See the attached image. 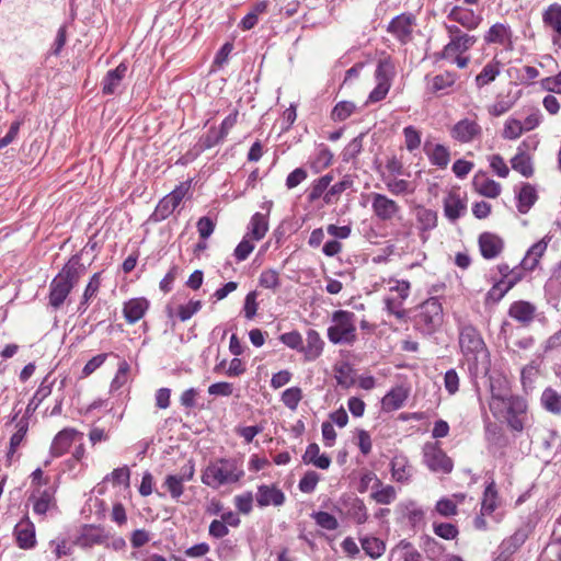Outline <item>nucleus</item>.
Segmentation results:
<instances>
[{
    "mask_svg": "<svg viewBox=\"0 0 561 561\" xmlns=\"http://www.w3.org/2000/svg\"><path fill=\"white\" fill-rule=\"evenodd\" d=\"M459 345L472 375L488 374L489 353L479 332L471 325L460 330Z\"/></svg>",
    "mask_w": 561,
    "mask_h": 561,
    "instance_id": "obj_1",
    "label": "nucleus"
},
{
    "mask_svg": "<svg viewBox=\"0 0 561 561\" xmlns=\"http://www.w3.org/2000/svg\"><path fill=\"white\" fill-rule=\"evenodd\" d=\"M244 477L242 462L234 458H220L210 462L202 473V482L211 488L238 483Z\"/></svg>",
    "mask_w": 561,
    "mask_h": 561,
    "instance_id": "obj_2",
    "label": "nucleus"
},
{
    "mask_svg": "<svg viewBox=\"0 0 561 561\" xmlns=\"http://www.w3.org/2000/svg\"><path fill=\"white\" fill-rule=\"evenodd\" d=\"M80 265L77 259H71L50 283L49 304L59 308L80 278Z\"/></svg>",
    "mask_w": 561,
    "mask_h": 561,
    "instance_id": "obj_3",
    "label": "nucleus"
},
{
    "mask_svg": "<svg viewBox=\"0 0 561 561\" xmlns=\"http://www.w3.org/2000/svg\"><path fill=\"white\" fill-rule=\"evenodd\" d=\"M355 313L337 310L332 313L328 339L333 344H353L356 340Z\"/></svg>",
    "mask_w": 561,
    "mask_h": 561,
    "instance_id": "obj_4",
    "label": "nucleus"
},
{
    "mask_svg": "<svg viewBox=\"0 0 561 561\" xmlns=\"http://www.w3.org/2000/svg\"><path fill=\"white\" fill-rule=\"evenodd\" d=\"M382 282L387 284L389 291L383 299L386 310L398 319L404 318L407 312L403 304L410 295V283L396 278L383 279Z\"/></svg>",
    "mask_w": 561,
    "mask_h": 561,
    "instance_id": "obj_5",
    "label": "nucleus"
},
{
    "mask_svg": "<svg viewBox=\"0 0 561 561\" xmlns=\"http://www.w3.org/2000/svg\"><path fill=\"white\" fill-rule=\"evenodd\" d=\"M477 42L473 35H457L445 45L440 57L450 64L457 65L458 68H466L470 61L465 53L468 51Z\"/></svg>",
    "mask_w": 561,
    "mask_h": 561,
    "instance_id": "obj_6",
    "label": "nucleus"
},
{
    "mask_svg": "<svg viewBox=\"0 0 561 561\" xmlns=\"http://www.w3.org/2000/svg\"><path fill=\"white\" fill-rule=\"evenodd\" d=\"M539 141L533 136L524 139L517 147L515 156L511 159L512 169L518 172L524 178H531L534 175V162L530 151L537 149Z\"/></svg>",
    "mask_w": 561,
    "mask_h": 561,
    "instance_id": "obj_7",
    "label": "nucleus"
},
{
    "mask_svg": "<svg viewBox=\"0 0 561 561\" xmlns=\"http://www.w3.org/2000/svg\"><path fill=\"white\" fill-rule=\"evenodd\" d=\"M394 76V66L389 58L379 60L376 71L375 79L377 85L369 93L367 103H376L383 100L391 87V81Z\"/></svg>",
    "mask_w": 561,
    "mask_h": 561,
    "instance_id": "obj_8",
    "label": "nucleus"
},
{
    "mask_svg": "<svg viewBox=\"0 0 561 561\" xmlns=\"http://www.w3.org/2000/svg\"><path fill=\"white\" fill-rule=\"evenodd\" d=\"M423 461L426 467L436 473L448 474L454 463L437 443L428 442L423 446Z\"/></svg>",
    "mask_w": 561,
    "mask_h": 561,
    "instance_id": "obj_9",
    "label": "nucleus"
},
{
    "mask_svg": "<svg viewBox=\"0 0 561 561\" xmlns=\"http://www.w3.org/2000/svg\"><path fill=\"white\" fill-rule=\"evenodd\" d=\"M442 321V305L435 298L426 300L421 306V310L416 316V324L421 327L423 331L431 333L440 325Z\"/></svg>",
    "mask_w": 561,
    "mask_h": 561,
    "instance_id": "obj_10",
    "label": "nucleus"
},
{
    "mask_svg": "<svg viewBox=\"0 0 561 561\" xmlns=\"http://www.w3.org/2000/svg\"><path fill=\"white\" fill-rule=\"evenodd\" d=\"M371 209L374 215L381 221H391L399 217L401 207L399 204L380 193H371Z\"/></svg>",
    "mask_w": 561,
    "mask_h": 561,
    "instance_id": "obj_11",
    "label": "nucleus"
},
{
    "mask_svg": "<svg viewBox=\"0 0 561 561\" xmlns=\"http://www.w3.org/2000/svg\"><path fill=\"white\" fill-rule=\"evenodd\" d=\"M482 135V127L477 118L466 117L458 121L450 129V136L460 144H469L479 139Z\"/></svg>",
    "mask_w": 561,
    "mask_h": 561,
    "instance_id": "obj_12",
    "label": "nucleus"
},
{
    "mask_svg": "<svg viewBox=\"0 0 561 561\" xmlns=\"http://www.w3.org/2000/svg\"><path fill=\"white\" fill-rule=\"evenodd\" d=\"M414 26L415 16L412 13H402L391 20L387 31L400 43L407 44L412 38Z\"/></svg>",
    "mask_w": 561,
    "mask_h": 561,
    "instance_id": "obj_13",
    "label": "nucleus"
},
{
    "mask_svg": "<svg viewBox=\"0 0 561 561\" xmlns=\"http://www.w3.org/2000/svg\"><path fill=\"white\" fill-rule=\"evenodd\" d=\"M444 215L450 221H456L467 211V196L459 190H451L444 198Z\"/></svg>",
    "mask_w": 561,
    "mask_h": 561,
    "instance_id": "obj_14",
    "label": "nucleus"
},
{
    "mask_svg": "<svg viewBox=\"0 0 561 561\" xmlns=\"http://www.w3.org/2000/svg\"><path fill=\"white\" fill-rule=\"evenodd\" d=\"M191 187L190 182H182L170 194L164 196L157 206V213L165 218L171 215L174 209L181 204Z\"/></svg>",
    "mask_w": 561,
    "mask_h": 561,
    "instance_id": "obj_15",
    "label": "nucleus"
},
{
    "mask_svg": "<svg viewBox=\"0 0 561 561\" xmlns=\"http://www.w3.org/2000/svg\"><path fill=\"white\" fill-rule=\"evenodd\" d=\"M447 16L469 31L476 30L482 22L481 14L460 5L453 7Z\"/></svg>",
    "mask_w": 561,
    "mask_h": 561,
    "instance_id": "obj_16",
    "label": "nucleus"
},
{
    "mask_svg": "<svg viewBox=\"0 0 561 561\" xmlns=\"http://www.w3.org/2000/svg\"><path fill=\"white\" fill-rule=\"evenodd\" d=\"M255 500L260 507L282 506L285 502V494L274 484H262L257 488Z\"/></svg>",
    "mask_w": 561,
    "mask_h": 561,
    "instance_id": "obj_17",
    "label": "nucleus"
},
{
    "mask_svg": "<svg viewBox=\"0 0 561 561\" xmlns=\"http://www.w3.org/2000/svg\"><path fill=\"white\" fill-rule=\"evenodd\" d=\"M16 543L21 549H31L36 543L35 526L27 516H24L14 528Z\"/></svg>",
    "mask_w": 561,
    "mask_h": 561,
    "instance_id": "obj_18",
    "label": "nucleus"
},
{
    "mask_svg": "<svg viewBox=\"0 0 561 561\" xmlns=\"http://www.w3.org/2000/svg\"><path fill=\"white\" fill-rule=\"evenodd\" d=\"M82 433L75 428H64L54 438L50 453L54 457H60L68 451L72 443L79 437H82Z\"/></svg>",
    "mask_w": 561,
    "mask_h": 561,
    "instance_id": "obj_19",
    "label": "nucleus"
},
{
    "mask_svg": "<svg viewBox=\"0 0 561 561\" xmlns=\"http://www.w3.org/2000/svg\"><path fill=\"white\" fill-rule=\"evenodd\" d=\"M324 342L320 334L309 329L306 333V343L301 344L300 352L304 354L305 360L312 362L319 358L323 352Z\"/></svg>",
    "mask_w": 561,
    "mask_h": 561,
    "instance_id": "obj_20",
    "label": "nucleus"
},
{
    "mask_svg": "<svg viewBox=\"0 0 561 561\" xmlns=\"http://www.w3.org/2000/svg\"><path fill=\"white\" fill-rule=\"evenodd\" d=\"M550 240L551 238L549 236H546L528 249L524 259L520 262V266L523 270L530 272L538 266L541 256L547 251Z\"/></svg>",
    "mask_w": 561,
    "mask_h": 561,
    "instance_id": "obj_21",
    "label": "nucleus"
},
{
    "mask_svg": "<svg viewBox=\"0 0 561 561\" xmlns=\"http://www.w3.org/2000/svg\"><path fill=\"white\" fill-rule=\"evenodd\" d=\"M479 247L484 259L492 260L501 254L504 248L503 240L491 232H483L479 237Z\"/></svg>",
    "mask_w": 561,
    "mask_h": 561,
    "instance_id": "obj_22",
    "label": "nucleus"
},
{
    "mask_svg": "<svg viewBox=\"0 0 561 561\" xmlns=\"http://www.w3.org/2000/svg\"><path fill=\"white\" fill-rule=\"evenodd\" d=\"M543 25L556 33L553 44L561 46V5L550 4L542 13Z\"/></svg>",
    "mask_w": 561,
    "mask_h": 561,
    "instance_id": "obj_23",
    "label": "nucleus"
},
{
    "mask_svg": "<svg viewBox=\"0 0 561 561\" xmlns=\"http://www.w3.org/2000/svg\"><path fill=\"white\" fill-rule=\"evenodd\" d=\"M409 397V389L397 386L388 391L381 399V409L385 412H392L401 409Z\"/></svg>",
    "mask_w": 561,
    "mask_h": 561,
    "instance_id": "obj_24",
    "label": "nucleus"
},
{
    "mask_svg": "<svg viewBox=\"0 0 561 561\" xmlns=\"http://www.w3.org/2000/svg\"><path fill=\"white\" fill-rule=\"evenodd\" d=\"M107 536L95 526H84L80 536L77 538V545L81 548H91L95 545H104Z\"/></svg>",
    "mask_w": 561,
    "mask_h": 561,
    "instance_id": "obj_25",
    "label": "nucleus"
},
{
    "mask_svg": "<svg viewBox=\"0 0 561 561\" xmlns=\"http://www.w3.org/2000/svg\"><path fill=\"white\" fill-rule=\"evenodd\" d=\"M33 503V511L36 515L44 516L50 508L55 506L54 494L50 490H34L30 495Z\"/></svg>",
    "mask_w": 561,
    "mask_h": 561,
    "instance_id": "obj_26",
    "label": "nucleus"
},
{
    "mask_svg": "<svg viewBox=\"0 0 561 561\" xmlns=\"http://www.w3.org/2000/svg\"><path fill=\"white\" fill-rule=\"evenodd\" d=\"M472 185L476 192L488 198H496L502 191L501 184L483 174L473 178Z\"/></svg>",
    "mask_w": 561,
    "mask_h": 561,
    "instance_id": "obj_27",
    "label": "nucleus"
},
{
    "mask_svg": "<svg viewBox=\"0 0 561 561\" xmlns=\"http://www.w3.org/2000/svg\"><path fill=\"white\" fill-rule=\"evenodd\" d=\"M149 302L145 298H133L125 302L123 312L126 321L130 324L139 321L147 311Z\"/></svg>",
    "mask_w": 561,
    "mask_h": 561,
    "instance_id": "obj_28",
    "label": "nucleus"
},
{
    "mask_svg": "<svg viewBox=\"0 0 561 561\" xmlns=\"http://www.w3.org/2000/svg\"><path fill=\"white\" fill-rule=\"evenodd\" d=\"M413 468L404 455H396L391 460V474L400 483L408 482L412 477Z\"/></svg>",
    "mask_w": 561,
    "mask_h": 561,
    "instance_id": "obj_29",
    "label": "nucleus"
},
{
    "mask_svg": "<svg viewBox=\"0 0 561 561\" xmlns=\"http://www.w3.org/2000/svg\"><path fill=\"white\" fill-rule=\"evenodd\" d=\"M268 231L267 214L255 213L249 222L245 237L257 242L262 240Z\"/></svg>",
    "mask_w": 561,
    "mask_h": 561,
    "instance_id": "obj_30",
    "label": "nucleus"
},
{
    "mask_svg": "<svg viewBox=\"0 0 561 561\" xmlns=\"http://www.w3.org/2000/svg\"><path fill=\"white\" fill-rule=\"evenodd\" d=\"M127 71L125 64H119L115 69L110 70L103 79L102 91L104 94H113L119 88Z\"/></svg>",
    "mask_w": 561,
    "mask_h": 561,
    "instance_id": "obj_31",
    "label": "nucleus"
},
{
    "mask_svg": "<svg viewBox=\"0 0 561 561\" xmlns=\"http://www.w3.org/2000/svg\"><path fill=\"white\" fill-rule=\"evenodd\" d=\"M535 312L536 307L524 300L515 301L511 305L508 310L510 317L522 323L531 322L535 317Z\"/></svg>",
    "mask_w": 561,
    "mask_h": 561,
    "instance_id": "obj_32",
    "label": "nucleus"
},
{
    "mask_svg": "<svg viewBox=\"0 0 561 561\" xmlns=\"http://www.w3.org/2000/svg\"><path fill=\"white\" fill-rule=\"evenodd\" d=\"M512 33L507 25L496 23L492 25L484 35V41L488 44L507 45L511 43Z\"/></svg>",
    "mask_w": 561,
    "mask_h": 561,
    "instance_id": "obj_33",
    "label": "nucleus"
},
{
    "mask_svg": "<svg viewBox=\"0 0 561 561\" xmlns=\"http://www.w3.org/2000/svg\"><path fill=\"white\" fill-rule=\"evenodd\" d=\"M502 65L499 60L492 59L484 65L481 72L476 77V85L481 89L492 83L501 73Z\"/></svg>",
    "mask_w": 561,
    "mask_h": 561,
    "instance_id": "obj_34",
    "label": "nucleus"
},
{
    "mask_svg": "<svg viewBox=\"0 0 561 561\" xmlns=\"http://www.w3.org/2000/svg\"><path fill=\"white\" fill-rule=\"evenodd\" d=\"M302 460L306 463H312L317 468L328 469L331 465V459L325 454H320V448L318 444L312 443L309 444L304 456Z\"/></svg>",
    "mask_w": 561,
    "mask_h": 561,
    "instance_id": "obj_35",
    "label": "nucleus"
},
{
    "mask_svg": "<svg viewBox=\"0 0 561 561\" xmlns=\"http://www.w3.org/2000/svg\"><path fill=\"white\" fill-rule=\"evenodd\" d=\"M466 499L462 493L454 494L451 497H443L437 501L435 510L443 517H450L457 514V506Z\"/></svg>",
    "mask_w": 561,
    "mask_h": 561,
    "instance_id": "obj_36",
    "label": "nucleus"
},
{
    "mask_svg": "<svg viewBox=\"0 0 561 561\" xmlns=\"http://www.w3.org/2000/svg\"><path fill=\"white\" fill-rule=\"evenodd\" d=\"M203 307L201 300H190L185 305H179L175 309L171 306L168 307V316H176L182 322L190 320Z\"/></svg>",
    "mask_w": 561,
    "mask_h": 561,
    "instance_id": "obj_37",
    "label": "nucleus"
},
{
    "mask_svg": "<svg viewBox=\"0 0 561 561\" xmlns=\"http://www.w3.org/2000/svg\"><path fill=\"white\" fill-rule=\"evenodd\" d=\"M491 390V401H490V410L494 415H500L503 413L502 405L506 404L507 396L510 394L507 389L503 388L500 383L499 387H495L494 382L490 383Z\"/></svg>",
    "mask_w": 561,
    "mask_h": 561,
    "instance_id": "obj_38",
    "label": "nucleus"
},
{
    "mask_svg": "<svg viewBox=\"0 0 561 561\" xmlns=\"http://www.w3.org/2000/svg\"><path fill=\"white\" fill-rule=\"evenodd\" d=\"M537 201L535 187L528 183L524 184L517 195V208L522 214H526Z\"/></svg>",
    "mask_w": 561,
    "mask_h": 561,
    "instance_id": "obj_39",
    "label": "nucleus"
},
{
    "mask_svg": "<svg viewBox=\"0 0 561 561\" xmlns=\"http://www.w3.org/2000/svg\"><path fill=\"white\" fill-rule=\"evenodd\" d=\"M415 217L422 231L432 230L437 226V213L435 210L419 206L415 209Z\"/></svg>",
    "mask_w": 561,
    "mask_h": 561,
    "instance_id": "obj_40",
    "label": "nucleus"
},
{
    "mask_svg": "<svg viewBox=\"0 0 561 561\" xmlns=\"http://www.w3.org/2000/svg\"><path fill=\"white\" fill-rule=\"evenodd\" d=\"M268 1L263 0L253 5L251 11L241 20L240 26L242 30H251L253 28L257 21L259 16L264 14L267 10Z\"/></svg>",
    "mask_w": 561,
    "mask_h": 561,
    "instance_id": "obj_41",
    "label": "nucleus"
},
{
    "mask_svg": "<svg viewBox=\"0 0 561 561\" xmlns=\"http://www.w3.org/2000/svg\"><path fill=\"white\" fill-rule=\"evenodd\" d=\"M457 80V75L454 72L446 71L437 75L428 82L430 90L432 92H444L451 88Z\"/></svg>",
    "mask_w": 561,
    "mask_h": 561,
    "instance_id": "obj_42",
    "label": "nucleus"
},
{
    "mask_svg": "<svg viewBox=\"0 0 561 561\" xmlns=\"http://www.w3.org/2000/svg\"><path fill=\"white\" fill-rule=\"evenodd\" d=\"M334 377L339 386L350 388L354 385V369L348 363H341L334 366Z\"/></svg>",
    "mask_w": 561,
    "mask_h": 561,
    "instance_id": "obj_43",
    "label": "nucleus"
},
{
    "mask_svg": "<svg viewBox=\"0 0 561 561\" xmlns=\"http://www.w3.org/2000/svg\"><path fill=\"white\" fill-rule=\"evenodd\" d=\"M360 543L365 553L373 559L380 558L386 550L385 542L377 537H364L360 539Z\"/></svg>",
    "mask_w": 561,
    "mask_h": 561,
    "instance_id": "obj_44",
    "label": "nucleus"
},
{
    "mask_svg": "<svg viewBox=\"0 0 561 561\" xmlns=\"http://www.w3.org/2000/svg\"><path fill=\"white\" fill-rule=\"evenodd\" d=\"M430 161L432 164L444 169L450 161V152L444 145L437 144L431 150L427 151Z\"/></svg>",
    "mask_w": 561,
    "mask_h": 561,
    "instance_id": "obj_45",
    "label": "nucleus"
},
{
    "mask_svg": "<svg viewBox=\"0 0 561 561\" xmlns=\"http://www.w3.org/2000/svg\"><path fill=\"white\" fill-rule=\"evenodd\" d=\"M515 104V99L510 95H497L494 103L488 106V113L493 117H499L508 112Z\"/></svg>",
    "mask_w": 561,
    "mask_h": 561,
    "instance_id": "obj_46",
    "label": "nucleus"
},
{
    "mask_svg": "<svg viewBox=\"0 0 561 561\" xmlns=\"http://www.w3.org/2000/svg\"><path fill=\"white\" fill-rule=\"evenodd\" d=\"M353 185V180L350 176H345L342 181L329 186L328 192L323 196L325 204H334L339 201L340 195Z\"/></svg>",
    "mask_w": 561,
    "mask_h": 561,
    "instance_id": "obj_47",
    "label": "nucleus"
},
{
    "mask_svg": "<svg viewBox=\"0 0 561 561\" xmlns=\"http://www.w3.org/2000/svg\"><path fill=\"white\" fill-rule=\"evenodd\" d=\"M497 492L495 490V484L492 481L489 483V485L485 488L483 500L481 504V513L482 515H490L492 514L496 506H497Z\"/></svg>",
    "mask_w": 561,
    "mask_h": 561,
    "instance_id": "obj_48",
    "label": "nucleus"
},
{
    "mask_svg": "<svg viewBox=\"0 0 561 561\" xmlns=\"http://www.w3.org/2000/svg\"><path fill=\"white\" fill-rule=\"evenodd\" d=\"M333 180V176L330 174H325L321 176L320 179L316 180L311 187L308 195L309 202H316L321 196H324V194L328 192L329 186Z\"/></svg>",
    "mask_w": 561,
    "mask_h": 561,
    "instance_id": "obj_49",
    "label": "nucleus"
},
{
    "mask_svg": "<svg viewBox=\"0 0 561 561\" xmlns=\"http://www.w3.org/2000/svg\"><path fill=\"white\" fill-rule=\"evenodd\" d=\"M392 554L400 561H421V554L407 541H401L393 550Z\"/></svg>",
    "mask_w": 561,
    "mask_h": 561,
    "instance_id": "obj_50",
    "label": "nucleus"
},
{
    "mask_svg": "<svg viewBox=\"0 0 561 561\" xmlns=\"http://www.w3.org/2000/svg\"><path fill=\"white\" fill-rule=\"evenodd\" d=\"M371 497L378 504H391L397 497V491L392 485H383L380 482V486H376L373 490Z\"/></svg>",
    "mask_w": 561,
    "mask_h": 561,
    "instance_id": "obj_51",
    "label": "nucleus"
},
{
    "mask_svg": "<svg viewBox=\"0 0 561 561\" xmlns=\"http://www.w3.org/2000/svg\"><path fill=\"white\" fill-rule=\"evenodd\" d=\"M387 190L396 196L412 194L414 186L411 182L402 179H388L385 182Z\"/></svg>",
    "mask_w": 561,
    "mask_h": 561,
    "instance_id": "obj_52",
    "label": "nucleus"
},
{
    "mask_svg": "<svg viewBox=\"0 0 561 561\" xmlns=\"http://www.w3.org/2000/svg\"><path fill=\"white\" fill-rule=\"evenodd\" d=\"M525 133L522 121L510 117L505 121L502 137L507 140H516Z\"/></svg>",
    "mask_w": 561,
    "mask_h": 561,
    "instance_id": "obj_53",
    "label": "nucleus"
},
{
    "mask_svg": "<svg viewBox=\"0 0 561 561\" xmlns=\"http://www.w3.org/2000/svg\"><path fill=\"white\" fill-rule=\"evenodd\" d=\"M542 405L550 412L559 413L561 411V396L552 389H546L541 396Z\"/></svg>",
    "mask_w": 561,
    "mask_h": 561,
    "instance_id": "obj_54",
    "label": "nucleus"
},
{
    "mask_svg": "<svg viewBox=\"0 0 561 561\" xmlns=\"http://www.w3.org/2000/svg\"><path fill=\"white\" fill-rule=\"evenodd\" d=\"M356 110L355 103L351 101L339 102L332 111V119L342 122L348 118Z\"/></svg>",
    "mask_w": 561,
    "mask_h": 561,
    "instance_id": "obj_55",
    "label": "nucleus"
},
{
    "mask_svg": "<svg viewBox=\"0 0 561 561\" xmlns=\"http://www.w3.org/2000/svg\"><path fill=\"white\" fill-rule=\"evenodd\" d=\"M302 399V391L299 387L286 389L282 394V402L291 411H295Z\"/></svg>",
    "mask_w": 561,
    "mask_h": 561,
    "instance_id": "obj_56",
    "label": "nucleus"
},
{
    "mask_svg": "<svg viewBox=\"0 0 561 561\" xmlns=\"http://www.w3.org/2000/svg\"><path fill=\"white\" fill-rule=\"evenodd\" d=\"M491 170L499 178L506 179L510 174V168L502 156L495 153L488 157Z\"/></svg>",
    "mask_w": 561,
    "mask_h": 561,
    "instance_id": "obj_57",
    "label": "nucleus"
},
{
    "mask_svg": "<svg viewBox=\"0 0 561 561\" xmlns=\"http://www.w3.org/2000/svg\"><path fill=\"white\" fill-rule=\"evenodd\" d=\"M523 541V536L515 534L508 540L503 541L501 548L503 551L493 561H511V553L518 547L519 542Z\"/></svg>",
    "mask_w": 561,
    "mask_h": 561,
    "instance_id": "obj_58",
    "label": "nucleus"
},
{
    "mask_svg": "<svg viewBox=\"0 0 561 561\" xmlns=\"http://www.w3.org/2000/svg\"><path fill=\"white\" fill-rule=\"evenodd\" d=\"M259 284L267 289H277L280 285L279 273L275 270H264L260 274Z\"/></svg>",
    "mask_w": 561,
    "mask_h": 561,
    "instance_id": "obj_59",
    "label": "nucleus"
},
{
    "mask_svg": "<svg viewBox=\"0 0 561 561\" xmlns=\"http://www.w3.org/2000/svg\"><path fill=\"white\" fill-rule=\"evenodd\" d=\"M405 148L413 152L421 145V133L413 126H407L403 129Z\"/></svg>",
    "mask_w": 561,
    "mask_h": 561,
    "instance_id": "obj_60",
    "label": "nucleus"
},
{
    "mask_svg": "<svg viewBox=\"0 0 561 561\" xmlns=\"http://www.w3.org/2000/svg\"><path fill=\"white\" fill-rule=\"evenodd\" d=\"M183 481L176 474H169L164 480V486L169 491L172 499L178 500L184 491Z\"/></svg>",
    "mask_w": 561,
    "mask_h": 561,
    "instance_id": "obj_61",
    "label": "nucleus"
},
{
    "mask_svg": "<svg viewBox=\"0 0 561 561\" xmlns=\"http://www.w3.org/2000/svg\"><path fill=\"white\" fill-rule=\"evenodd\" d=\"M254 248L255 241L244 236L241 242L234 249L233 255L238 262H242L248 259Z\"/></svg>",
    "mask_w": 561,
    "mask_h": 561,
    "instance_id": "obj_62",
    "label": "nucleus"
},
{
    "mask_svg": "<svg viewBox=\"0 0 561 561\" xmlns=\"http://www.w3.org/2000/svg\"><path fill=\"white\" fill-rule=\"evenodd\" d=\"M503 412L506 411L507 415H518L520 413H524L526 411V402L518 398V397H512L507 396L506 404L502 405Z\"/></svg>",
    "mask_w": 561,
    "mask_h": 561,
    "instance_id": "obj_63",
    "label": "nucleus"
},
{
    "mask_svg": "<svg viewBox=\"0 0 561 561\" xmlns=\"http://www.w3.org/2000/svg\"><path fill=\"white\" fill-rule=\"evenodd\" d=\"M234 505L240 513L244 515L249 514L253 508L252 492H244L234 496Z\"/></svg>",
    "mask_w": 561,
    "mask_h": 561,
    "instance_id": "obj_64",
    "label": "nucleus"
}]
</instances>
